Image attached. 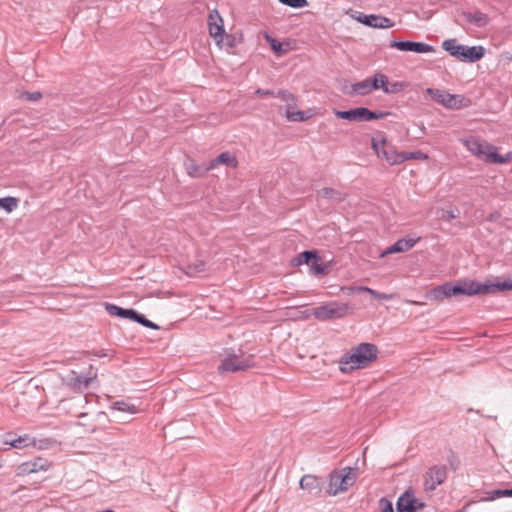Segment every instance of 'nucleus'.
Wrapping results in <instances>:
<instances>
[{
    "label": "nucleus",
    "mask_w": 512,
    "mask_h": 512,
    "mask_svg": "<svg viewBox=\"0 0 512 512\" xmlns=\"http://www.w3.org/2000/svg\"><path fill=\"white\" fill-rule=\"evenodd\" d=\"M512 290V279L495 284H481L473 280H462L456 284L446 282L432 289L431 295L437 301L457 295L491 294L496 291Z\"/></svg>",
    "instance_id": "nucleus-1"
},
{
    "label": "nucleus",
    "mask_w": 512,
    "mask_h": 512,
    "mask_svg": "<svg viewBox=\"0 0 512 512\" xmlns=\"http://www.w3.org/2000/svg\"><path fill=\"white\" fill-rule=\"evenodd\" d=\"M378 352V347L375 344L360 343L353 347L351 352L341 356L339 370L347 374L354 370L364 369L377 359Z\"/></svg>",
    "instance_id": "nucleus-2"
},
{
    "label": "nucleus",
    "mask_w": 512,
    "mask_h": 512,
    "mask_svg": "<svg viewBox=\"0 0 512 512\" xmlns=\"http://www.w3.org/2000/svg\"><path fill=\"white\" fill-rule=\"evenodd\" d=\"M371 145L378 157L385 159L391 165L403 163L402 152H397L387 143L383 133L379 132L371 139Z\"/></svg>",
    "instance_id": "nucleus-3"
},
{
    "label": "nucleus",
    "mask_w": 512,
    "mask_h": 512,
    "mask_svg": "<svg viewBox=\"0 0 512 512\" xmlns=\"http://www.w3.org/2000/svg\"><path fill=\"white\" fill-rule=\"evenodd\" d=\"M356 480V473L350 467L344 468L340 471H333L330 474L329 488L327 490L329 495H337L340 492L346 491L351 487Z\"/></svg>",
    "instance_id": "nucleus-4"
},
{
    "label": "nucleus",
    "mask_w": 512,
    "mask_h": 512,
    "mask_svg": "<svg viewBox=\"0 0 512 512\" xmlns=\"http://www.w3.org/2000/svg\"><path fill=\"white\" fill-rule=\"evenodd\" d=\"M425 93L428 94L437 103L448 109H460L467 107L470 103L469 99L462 95L450 94L440 89L427 88Z\"/></svg>",
    "instance_id": "nucleus-5"
},
{
    "label": "nucleus",
    "mask_w": 512,
    "mask_h": 512,
    "mask_svg": "<svg viewBox=\"0 0 512 512\" xmlns=\"http://www.w3.org/2000/svg\"><path fill=\"white\" fill-rule=\"evenodd\" d=\"M348 313V305L339 302H330L312 309V315L320 321L340 319Z\"/></svg>",
    "instance_id": "nucleus-6"
},
{
    "label": "nucleus",
    "mask_w": 512,
    "mask_h": 512,
    "mask_svg": "<svg viewBox=\"0 0 512 512\" xmlns=\"http://www.w3.org/2000/svg\"><path fill=\"white\" fill-rule=\"evenodd\" d=\"M254 366L253 357L247 356L245 358L239 357L235 352L228 353L222 360L219 366V371L223 372H238L245 371Z\"/></svg>",
    "instance_id": "nucleus-7"
},
{
    "label": "nucleus",
    "mask_w": 512,
    "mask_h": 512,
    "mask_svg": "<svg viewBox=\"0 0 512 512\" xmlns=\"http://www.w3.org/2000/svg\"><path fill=\"white\" fill-rule=\"evenodd\" d=\"M465 146L472 154L487 163H492L490 154L495 153V150H497L495 146L477 138H470L466 140Z\"/></svg>",
    "instance_id": "nucleus-8"
},
{
    "label": "nucleus",
    "mask_w": 512,
    "mask_h": 512,
    "mask_svg": "<svg viewBox=\"0 0 512 512\" xmlns=\"http://www.w3.org/2000/svg\"><path fill=\"white\" fill-rule=\"evenodd\" d=\"M447 478V468L444 465H435L428 469L425 474V491H433L437 486L443 484Z\"/></svg>",
    "instance_id": "nucleus-9"
},
{
    "label": "nucleus",
    "mask_w": 512,
    "mask_h": 512,
    "mask_svg": "<svg viewBox=\"0 0 512 512\" xmlns=\"http://www.w3.org/2000/svg\"><path fill=\"white\" fill-rule=\"evenodd\" d=\"M425 503L415 498L412 490H406L397 500V512H419L424 509Z\"/></svg>",
    "instance_id": "nucleus-10"
},
{
    "label": "nucleus",
    "mask_w": 512,
    "mask_h": 512,
    "mask_svg": "<svg viewBox=\"0 0 512 512\" xmlns=\"http://www.w3.org/2000/svg\"><path fill=\"white\" fill-rule=\"evenodd\" d=\"M389 46L403 52L430 53L435 51L434 47L429 44L409 40H391Z\"/></svg>",
    "instance_id": "nucleus-11"
},
{
    "label": "nucleus",
    "mask_w": 512,
    "mask_h": 512,
    "mask_svg": "<svg viewBox=\"0 0 512 512\" xmlns=\"http://www.w3.org/2000/svg\"><path fill=\"white\" fill-rule=\"evenodd\" d=\"M208 28L211 37H213L218 44L223 41L225 33L223 19L216 9L209 13Z\"/></svg>",
    "instance_id": "nucleus-12"
},
{
    "label": "nucleus",
    "mask_w": 512,
    "mask_h": 512,
    "mask_svg": "<svg viewBox=\"0 0 512 512\" xmlns=\"http://www.w3.org/2000/svg\"><path fill=\"white\" fill-rule=\"evenodd\" d=\"M358 21L372 28H391L394 26V22L391 19L374 14H360Z\"/></svg>",
    "instance_id": "nucleus-13"
},
{
    "label": "nucleus",
    "mask_w": 512,
    "mask_h": 512,
    "mask_svg": "<svg viewBox=\"0 0 512 512\" xmlns=\"http://www.w3.org/2000/svg\"><path fill=\"white\" fill-rule=\"evenodd\" d=\"M96 379V374L92 376H84V375H78L76 372L72 371L71 375L67 377L66 384L70 388H72L75 391H82L91 384L93 380Z\"/></svg>",
    "instance_id": "nucleus-14"
},
{
    "label": "nucleus",
    "mask_w": 512,
    "mask_h": 512,
    "mask_svg": "<svg viewBox=\"0 0 512 512\" xmlns=\"http://www.w3.org/2000/svg\"><path fill=\"white\" fill-rule=\"evenodd\" d=\"M301 489L312 495H319L322 491L320 479L317 476L306 474L299 482Z\"/></svg>",
    "instance_id": "nucleus-15"
},
{
    "label": "nucleus",
    "mask_w": 512,
    "mask_h": 512,
    "mask_svg": "<svg viewBox=\"0 0 512 512\" xmlns=\"http://www.w3.org/2000/svg\"><path fill=\"white\" fill-rule=\"evenodd\" d=\"M462 16L465 18V20L476 27H485L488 25L490 18L488 14L483 13L479 10H476L474 12H462Z\"/></svg>",
    "instance_id": "nucleus-16"
},
{
    "label": "nucleus",
    "mask_w": 512,
    "mask_h": 512,
    "mask_svg": "<svg viewBox=\"0 0 512 512\" xmlns=\"http://www.w3.org/2000/svg\"><path fill=\"white\" fill-rule=\"evenodd\" d=\"M219 164H224L227 167L236 168L238 161L237 158L230 152H223L210 162V164L206 167V170H211Z\"/></svg>",
    "instance_id": "nucleus-17"
},
{
    "label": "nucleus",
    "mask_w": 512,
    "mask_h": 512,
    "mask_svg": "<svg viewBox=\"0 0 512 512\" xmlns=\"http://www.w3.org/2000/svg\"><path fill=\"white\" fill-rule=\"evenodd\" d=\"M415 243L416 240L414 239H399L397 242H395L393 245L387 248L384 252H382L381 257H384L391 253L408 251L415 245Z\"/></svg>",
    "instance_id": "nucleus-18"
},
{
    "label": "nucleus",
    "mask_w": 512,
    "mask_h": 512,
    "mask_svg": "<svg viewBox=\"0 0 512 512\" xmlns=\"http://www.w3.org/2000/svg\"><path fill=\"white\" fill-rule=\"evenodd\" d=\"M485 55V48L482 46H464L462 61L474 63L482 59Z\"/></svg>",
    "instance_id": "nucleus-19"
},
{
    "label": "nucleus",
    "mask_w": 512,
    "mask_h": 512,
    "mask_svg": "<svg viewBox=\"0 0 512 512\" xmlns=\"http://www.w3.org/2000/svg\"><path fill=\"white\" fill-rule=\"evenodd\" d=\"M318 197L326 199L332 203H340L345 199V194L334 188L324 187L317 192Z\"/></svg>",
    "instance_id": "nucleus-20"
},
{
    "label": "nucleus",
    "mask_w": 512,
    "mask_h": 512,
    "mask_svg": "<svg viewBox=\"0 0 512 512\" xmlns=\"http://www.w3.org/2000/svg\"><path fill=\"white\" fill-rule=\"evenodd\" d=\"M442 47L451 56L462 61L464 53V45L458 44L456 39H448L442 43Z\"/></svg>",
    "instance_id": "nucleus-21"
},
{
    "label": "nucleus",
    "mask_w": 512,
    "mask_h": 512,
    "mask_svg": "<svg viewBox=\"0 0 512 512\" xmlns=\"http://www.w3.org/2000/svg\"><path fill=\"white\" fill-rule=\"evenodd\" d=\"M334 114L336 115V117L341 118V119L362 122L363 107H357V108L345 110V111L334 110Z\"/></svg>",
    "instance_id": "nucleus-22"
},
{
    "label": "nucleus",
    "mask_w": 512,
    "mask_h": 512,
    "mask_svg": "<svg viewBox=\"0 0 512 512\" xmlns=\"http://www.w3.org/2000/svg\"><path fill=\"white\" fill-rule=\"evenodd\" d=\"M105 308L110 315L117 316L120 318L132 320L133 315H135L134 309H124L114 304L106 303Z\"/></svg>",
    "instance_id": "nucleus-23"
},
{
    "label": "nucleus",
    "mask_w": 512,
    "mask_h": 512,
    "mask_svg": "<svg viewBox=\"0 0 512 512\" xmlns=\"http://www.w3.org/2000/svg\"><path fill=\"white\" fill-rule=\"evenodd\" d=\"M308 266L314 275H324L327 272V265L322 263V259L316 250L314 251V257Z\"/></svg>",
    "instance_id": "nucleus-24"
},
{
    "label": "nucleus",
    "mask_w": 512,
    "mask_h": 512,
    "mask_svg": "<svg viewBox=\"0 0 512 512\" xmlns=\"http://www.w3.org/2000/svg\"><path fill=\"white\" fill-rule=\"evenodd\" d=\"M23 472L36 473L40 470H47L48 463L46 460L38 458L32 462H27L21 466Z\"/></svg>",
    "instance_id": "nucleus-25"
},
{
    "label": "nucleus",
    "mask_w": 512,
    "mask_h": 512,
    "mask_svg": "<svg viewBox=\"0 0 512 512\" xmlns=\"http://www.w3.org/2000/svg\"><path fill=\"white\" fill-rule=\"evenodd\" d=\"M372 90V80L370 78L357 82L351 86L350 94L367 95Z\"/></svg>",
    "instance_id": "nucleus-26"
},
{
    "label": "nucleus",
    "mask_w": 512,
    "mask_h": 512,
    "mask_svg": "<svg viewBox=\"0 0 512 512\" xmlns=\"http://www.w3.org/2000/svg\"><path fill=\"white\" fill-rule=\"evenodd\" d=\"M206 263L203 260H196L195 262L187 265L186 274L189 276H196L205 271Z\"/></svg>",
    "instance_id": "nucleus-27"
},
{
    "label": "nucleus",
    "mask_w": 512,
    "mask_h": 512,
    "mask_svg": "<svg viewBox=\"0 0 512 512\" xmlns=\"http://www.w3.org/2000/svg\"><path fill=\"white\" fill-rule=\"evenodd\" d=\"M370 79L372 80V88L374 90L382 89L383 91L389 81L388 76L383 73H375Z\"/></svg>",
    "instance_id": "nucleus-28"
},
{
    "label": "nucleus",
    "mask_w": 512,
    "mask_h": 512,
    "mask_svg": "<svg viewBox=\"0 0 512 512\" xmlns=\"http://www.w3.org/2000/svg\"><path fill=\"white\" fill-rule=\"evenodd\" d=\"M315 250H308L301 252L297 257L292 260L293 265L299 266L302 264H310V261L314 257Z\"/></svg>",
    "instance_id": "nucleus-29"
},
{
    "label": "nucleus",
    "mask_w": 512,
    "mask_h": 512,
    "mask_svg": "<svg viewBox=\"0 0 512 512\" xmlns=\"http://www.w3.org/2000/svg\"><path fill=\"white\" fill-rule=\"evenodd\" d=\"M18 202L19 200L17 198L11 196L0 198V208L10 213L17 208Z\"/></svg>",
    "instance_id": "nucleus-30"
},
{
    "label": "nucleus",
    "mask_w": 512,
    "mask_h": 512,
    "mask_svg": "<svg viewBox=\"0 0 512 512\" xmlns=\"http://www.w3.org/2000/svg\"><path fill=\"white\" fill-rule=\"evenodd\" d=\"M265 39L270 44L271 49L276 55L281 56L285 54V52L287 51L286 49L283 48V44L281 42H279L269 34L265 35Z\"/></svg>",
    "instance_id": "nucleus-31"
},
{
    "label": "nucleus",
    "mask_w": 512,
    "mask_h": 512,
    "mask_svg": "<svg viewBox=\"0 0 512 512\" xmlns=\"http://www.w3.org/2000/svg\"><path fill=\"white\" fill-rule=\"evenodd\" d=\"M275 97H279V98H281L282 101L286 102V109L294 108L296 105V100H295L294 95L287 90L277 91V95Z\"/></svg>",
    "instance_id": "nucleus-32"
},
{
    "label": "nucleus",
    "mask_w": 512,
    "mask_h": 512,
    "mask_svg": "<svg viewBox=\"0 0 512 512\" xmlns=\"http://www.w3.org/2000/svg\"><path fill=\"white\" fill-rule=\"evenodd\" d=\"M408 86L406 82H393L385 86L384 93L386 94H397L403 91Z\"/></svg>",
    "instance_id": "nucleus-33"
},
{
    "label": "nucleus",
    "mask_w": 512,
    "mask_h": 512,
    "mask_svg": "<svg viewBox=\"0 0 512 512\" xmlns=\"http://www.w3.org/2000/svg\"><path fill=\"white\" fill-rule=\"evenodd\" d=\"M112 408L116 409L118 411H121V412H129L131 414H134L137 412V408L135 407V405L126 403L124 401H117V402L113 403Z\"/></svg>",
    "instance_id": "nucleus-34"
},
{
    "label": "nucleus",
    "mask_w": 512,
    "mask_h": 512,
    "mask_svg": "<svg viewBox=\"0 0 512 512\" xmlns=\"http://www.w3.org/2000/svg\"><path fill=\"white\" fill-rule=\"evenodd\" d=\"M133 321L145 326V327H148V328H151V329H158L159 327L153 323L152 321L148 320L143 314H140L138 313L137 311H135V315H133Z\"/></svg>",
    "instance_id": "nucleus-35"
},
{
    "label": "nucleus",
    "mask_w": 512,
    "mask_h": 512,
    "mask_svg": "<svg viewBox=\"0 0 512 512\" xmlns=\"http://www.w3.org/2000/svg\"><path fill=\"white\" fill-rule=\"evenodd\" d=\"M292 108L286 109V118L289 121L293 122H301L307 119V117L304 115L303 111H292Z\"/></svg>",
    "instance_id": "nucleus-36"
},
{
    "label": "nucleus",
    "mask_w": 512,
    "mask_h": 512,
    "mask_svg": "<svg viewBox=\"0 0 512 512\" xmlns=\"http://www.w3.org/2000/svg\"><path fill=\"white\" fill-rule=\"evenodd\" d=\"M403 162L410 159L426 160L428 155L422 151L402 152Z\"/></svg>",
    "instance_id": "nucleus-37"
},
{
    "label": "nucleus",
    "mask_w": 512,
    "mask_h": 512,
    "mask_svg": "<svg viewBox=\"0 0 512 512\" xmlns=\"http://www.w3.org/2000/svg\"><path fill=\"white\" fill-rule=\"evenodd\" d=\"M490 157L492 158V163L503 164L512 160V152H508L505 156H502L497 153V150H495V153L490 154Z\"/></svg>",
    "instance_id": "nucleus-38"
},
{
    "label": "nucleus",
    "mask_w": 512,
    "mask_h": 512,
    "mask_svg": "<svg viewBox=\"0 0 512 512\" xmlns=\"http://www.w3.org/2000/svg\"><path fill=\"white\" fill-rule=\"evenodd\" d=\"M187 169H188L189 175H191L193 177H200L208 171V170H206V167L201 168L193 162L187 166Z\"/></svg>",
    "instance_id": "nucleus-39"
},
{
    "label": "nucleus",
    "mask_w": 512,
    "mask_h": 512,
    "mask_svg": "<svg viewBox=\"0 0 512 512\" xmlns=\"http://www.w3.org/2000/svg\"><path fill=\"white\" fill-rule=\"evenodd\" d=\"M284 5L292 8H302L308 5L307 0H278Z\"/></svg>",
    "instance_id": "nucleus-40"
},
{
    "label": "nucleus",
    "mask_w": 512,
    "mask_h": 512,
    "mask_svg": "<svg viewBox=\"0 0 512 512\" xmlns=\"http://www.w3.org/2000/svg\"><path fill=\"white\" fill-rule=\"evenodd\" d=\"M28 437L27 436H20L17 439L6 441L7 444H9L11 447L14 448H23L27 445Z\"/></svg>",
    "instance_id": "nucleus-41"
},
{
    "label": "nucleus",
    "mask_w": 512,
    "mask_h": 512,
    "mask_svg": "<svg viewBox=\"0 0 512 512\" xmlns=\"http://www.w3.org/2000/svg\"><path fill=\"white\" fill-rule=\"evenodd\" d=\"M379 508L380 512H394L392 502L385 497L379 500Z\"/></svg>",
    "instance_id": "nucleus-42"
},
{
    "label": "nucleus",
    "mask_w": 512,
    "mask_h": 512,
    "mask_svg": "<svg viewBox=\"0 0 512 512\" xmlns=\"http://www.w3.org/2000/svg\"><path fill=\"white\" fill-rule=\"evenodd\" d=\"M361 290L369 292L371 295H373L375 298H378V299L389 300L391 298V295H388L385 293H379V292L372 290L368 287H361Z\"/></svg>",
    "instance_id": "nucleus-43"
},
{
    "label": "nucleus",
    "mask_w": 512,
    "mask_h": 512,
    "mask_svg": "<svg viewBox=\"0 0 512 512\" xmlns=\"http://www.w3.org/2000/svg\"><path fill=\"white\" fill-rule=\"evenodd\" d=\"M371 120H376L375 112L369 110L366 107H363L362 122L363 121H371Z\"/></svg>",
    "instance_id": "nucleus-44"
},
{
    "label": "nucleus",
    "mask_w": 512,
    "mask_h": 512,
    "mask_svg": "<svg viewBox=\"0 0 512 512\" xmlns=\"http://www.w3.org/2000/svg\"><path fill=\"white\" fill-rule=\"evenodd\" d=\"M42 94L40 92H27L24 94V98L28 101H37L41 99Z\"/></svg>",
    "instance_id": "nucleus-45"
},
{
    "label": "nucleus",
    "mask_w": 512,
    "mask_h": 512,
    "mask_svg": "<svg viewBox=\"0 0 512 512\" xmlns=\"http://www.w3.org/2000/svg\"><path fill=\"white\" fill-rule=\"evenodd\" d=\"M255 93L257 95H260V96H276L277 95V92L273 91V90H265V89H262V88H258Z\"/></svg>",
    "instance_id": "nucleus-46"
},
{
    "label": "nucleus",
    "mask_w": 512,
    "mask_h": 512,
    "mask_svg": "<svg viewBox=\"0 0 512 512\" xmlns=\"http://www.w3.org/2000/svg\"><path fill=\"white\" fill-rule=\"evenodd\" d=\"M374 112H375L376 119H383V118H386L387 116L391 115V112H389V111H374Z\"/></svg>",
    "instance_id": "nucleus-47"
},
{
    "label": "nucleus",
    "mask_w": 512,
    "mask_h": 512,
    "mask_svg": "<svg viewBox=\"0 0 512 512\" xmlns=\"http://www.w3.org/2000/svg\"><path fill=\"white\" fill-rule=\"evenodd\" d=\"M492 493H493L495 499L505 497V489L492 490Z\"/></svg>",
    "instance_id": "nucleus-48"
},
{
    "label": "nucleus",
    "mask_w": 512,
    "mask_h": 512,
    "mask_svg": "<svg viewBox=\"0 0 512 512\" xmlns=\"http://www.w3.org/2000/svg\"><path fill=\"white\" fill-rule=\"evenodd\" d=\"M485 494H486V496L481 499L482 501H493V500H495V497H494L492 491H487V492H485Z\"/></svg>",
    "instance_id": "nucleus-49"
},
{
    "label": "nucleus",
    "mask_w": 512,
    "mask_h": 512,
    "mask_svg": "<svg viewBox=\"0 0 512 512\" xmlns=\"http://www.w3.org/2000/svg\"><path fill=\"white\" fill-rule=\"evenodd\" d=\"M445 214H446V217H445L446 220H451V219L455 218V215L453 214L452 211H446Z\"/></svg>",
    "instance_id": "nucleus-50"
},
{
    "label": "nucleus",
    "mask_w": 512,
    "mask_h": 512,
    "mask_svg": "<svg viewBox=\"0 0 512 512\" xmlns=\"http://www.w3.org/2000/svg\"><path fill=\"white\" fill-rule=\"evenodd\" d=\"M505 497H512V489H505Z\"/></svg>",
    "instance_id": "nucleus-51"
},
{
    "label": "nucleus",
    "mask_w": 512,
    "mask_h": 512,
    "mask_svg": "<svg viewBox=\"0 0 512 512\" xmlns=\"http://www.w3.org/2000/svg\"><path fill=\"white\" fill-rule=\"evenodd\" d=\"M410 303H411V304H415V305H423V303H422V302H417V301H411Z\"/></svg>",
    "instance_id": "nucleus-52"
},
{
    "label": "nucleus",
    "mask_w": 512,
    "mask_h": 512,
    "mask_svg": "<svg viewBox=\"0 0 512 512\" xmlns=\"http://www.w3.org/2000/svg\"><path fill=\"white\" fill-rule=\"evenodd\" d=\"M91 432H92V433H95V432H96V428H93V429L91 430Z\"/></svg>",
    "instance_id": "nucleus-53"
}]
</instances>
